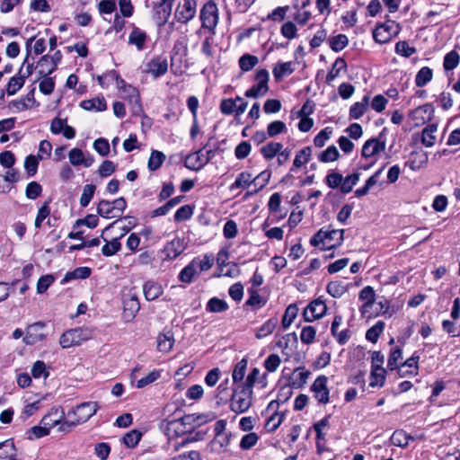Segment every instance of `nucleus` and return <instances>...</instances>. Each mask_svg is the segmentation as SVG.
I'll return each instance as SVG.
<instances>
[{"label":"nucleus","instance_id":"1","mask_svg":"<svg viewBox=\"0 0 460 460\" xmlns=\"http://www.w3.org/2000/svg\"><path fill=\"white\" fill-rule=\"evenodd\" d=\"M344 230L332 229L323 230L320 229L310 240L313 246H319L323 244V249H332L340 246L343 242Z\"/></svg>","mask_w":460,"mask_h":460},{"label":"nucleus","instance_id":"2","mask_svg":"<svg viewBox=\"0 0 460 460\" xmlns=\"http://www.w3.org/2000/svg\"><path fill=\"white\" fill-rule=\"evenodd\" d=\"M252 390L238 385L230 400V409L235 413L247 411L252 406Z\"/></svg>","mask_w":460,"mask_h":460},{"label":"nucleus","instance_id":"3","mask_svg":"<svg viewBox=\"0 0 460 460\" xmlns=\"http://www.w3.org/2000/svg\"><path fill=\"white\" fill-rule=\"evenodd\" d=\"M92 335V331L86 327L71 329L61 335L59 344L63 349H68L72 346L80 345L83 341L90 340Z\"/></svg>","mask_w":460,"mask_h":460},{"label":"nucleus","instance_id":"4","mask_svg":"<svg viewBox=\"0 0 460 460\" xmlns=\"http://www.w3.org/2000/svg\"><path fill=\"white\" fill-rule=\"evenodd\" d=\"M200 415L186 414L179 420H172L168 422L167 429L176 434L191 433L196 427L200 426Z\"/></svg>","mask_w":460,"mask_h":460},{"label":"nucleus","instance_id":"5","mask_svg":"<svg viewBox=\"0 0 460 460\" xmlns=\"http://www.w3.org/2000/svg\"><path fill=\"white\" fill-rule=\"evenodd\" d=\"M98 409L99 405L97 402H85L68 411L66 415L67 417H75L78 423L81 424L93 417L97 412Z\"/></svg>","mask_w":460,"mask_h":460},{"label":"nucleus","instance_id":"6","mask_svg":"<svg viewBox=\"0 0 460 460\" xmlns=\"http://www.w3.org/2000/svg\"><path fill=\"white\" fill-rule=\"evenodd\" d=\"M399 25L394 21L379 24L373 31L374 40L380 44L387 43L394 35L398 33Z\"/></svg>","mask_w":460,"mask_h":460},{"label":"nucleus","instance_id":"7","mask_svg":"<svg viewBox=\"0 0 460 460\" xmlns=\"http://www.w3.org/2000/svg\"><path fill=\"white\" fill-rule=\"evenodd\" d=\"M328 378L325 376H319L311 386L314 398L319 403L327 404L330 401L329 389L327 387Z\"/></svg>","mask_w":460,"mask_h":460},{"label":"nucleus","instance_id":"8","mask_svg":"<svg viewBox=\"0 0 460 460\" xmlns=\"http://www.w3.org/2000/svg\"><path fill=\"white\" fill-rule=\"evenodd\" d=\"M62 54L57 50L51 57L45 55L41 57L38 62L40 67L39 73L42 76L51 75L57 68L58 64L61 61Z\"/></svg>","mask_w":460,"mask_h":460},{"label":"nucleus","instance_id":"9","mask_svg":"<svg viewBox=\"0 0 460 460\" xmlns=\"http://www.w3.org/2000/svg\"><path fill=\"white\" fill-rule=\"evenodd\" d=\"M327 311V305L321 299L312 301L304 310L303 315L306 322L322 318Z\"/></svg>","mask_w":460,"mask_h":460},{"label":"nucleus","instance_id":"10","mask_svg":"<svg viewBox=\"0 0 460 460\" xmlns=\"http://www.w3.org/2000/svg\"><path fill=\"white\" fill-rule=\"evenodd\" d=\"M152 6L153 17L156 23L159 26L165 24L171 16L172 4L159 0L158 2H153Z\"/></svg>","mask_w":460,"mask_h":460},{"label":"nucleus","instance_id":"11","mask_svg":"<svg viewBox=\"0 0 460 460\" xmlns=\"http://www.w3.org/2000/svg\"><path fill=\"white\" fill-rule=\"evenodd\" d=\"M270 174L267 172H261L258 176L252 178V175L248 172H242L239 173L234 181V182L230 186V190H234L235 189H245L248 188L252 183L255 182L259 178L263 177L265 181V184L268 182Z\"/></svg>","mask_w":460,"mask_h":460},{"label":"nucleus","instance_id":"12","mask_svg":"<svg viewBox=\"0 0 460 460\" xmlns=\"http://www.w3.org/2000/svg\"><path fill=\"white\" fill-rule=\"evenodd\" d=\"M218 22L217 7L211 0L203 4V28L214 29Z\"/></svg>","mask_w":460,"mask_h":460},{"label":"nucleus","instance_id":"13","mask_svg":"<svg viewBox=\"0 0 460 460\" xmlns=\"http://www.w3.org/2000/svg\"><path fill=\"white\" fill-rule=\"evenodd\" d=\"M379 137H373L365 142L362 146L361 155L365 158L373 157L374 155L384 151L385 148V142Z\"/></svg>","mask_w":460,"mask_h":460},{"label":"nucleus","instance_id":"14","mask_svg":"<svg viewBox=\"0 0 460 460\" xmlns=\"http://www.w3.org/2000/svg\"><path fill=\"white\" fill-rule=\"evenodd\" d=\"M197 4L195 0H184L182 4H180L176 10V16L181 22H187L196 13Z\"/></svg>","mask_w":460,"mask_h":460},{"label":"nucleus","instance_id":"15","mask_svg":"<svg viewBox=\"0 0 460 460\" xmlns=\"http://www.w3.org/2000/svg\"><path fill=\"white\" fill-rule=\"evenodd\" d=\"M198 271H201V260L193 259L179 274V279L184 283H190Z\"/></svg>","mask_w":460,"mask_h":460},{"label":"nucleus","instance_id":"16","mask_svg":"<svg viewBox=\"0 0 460 460\" xmlns=\"http://www.w3.org/2000/svg\"><path fill=\"white\" fill-rule=\"evenodd\" d=\"M147 38V34L145 31L132 24V31L128 35V43L135 46L138 51H141L146 48Z\"/></svg>","mask_w":460,"mask_h":460},{"label":"nucleus","instance_id":"17","mask_svg":"<svg viewBox=\"0 0 460 460\" xmlns=\"http://www.w3.org/2000/svg\"><path fill=\"white\" fill-rule=\"evenodd\" d=\"M231 437V432L214 436L213 439L208 444V449L213 453H221L226 451L230 444Z\"/></svg>","mask_w":460,"mask_h":460},{"label":"nucleus","instance_id":"18","mask_svg":"<svg viewBox=\"0 0 460 460\" xmlns=\"http://www.w3.org/2000/svg\"><path fill=\"white\" fill-rule=\"evenodd\" d=\"M167 70V59L162 57L153 58L146 65V72L151 74L154 77H159L164 75Z\"/></svg>","mask_w":460,"mask_h":460},{"label":"nucleus","instance_id":"19","mask_svg":"<svg viewBox=\"0 0 460 460\" xmlns=\"http://www.w3.org/2000/svg\"><path fill=\"white\" fill-rule=\"evenodd\" d=\"M185 248L184 241L179 237H175L171 242L167 243L163 252L167 259L172 260L179 256Z\"/></svg>","mask_w":460,"mask_h":460},{"label":"nucleus","instance_id":"20","mask_svg":"<svg viewBox=\"0 0 460 460\" xmlns=\"http://www.w3.org/2000/svg\"><path fill=\"white\" fill-rule=\"evenodd\" d=\"M45 324L41 322L35 323L29 326L27 333L23 338V341L26 344H34L38 341H43L46 335L40 333L39 331L43 329Z\"/></svg>","mask_w":460,"mask_h":460},{"label":"nucleus","instance_id":"21","mask_svg":"<svg viewBox=\"0 0 460 460\" xmlns=\"http://www.w3.org/2000/svg\"><path fill=\"white\" fill-rule=\"evenodd\" d=\"M123 305L124 318L127 321H131L132 319L135 318L137 313L140 309V303L138 301V298L135 295L130 296L129 297L124 299Z\"/></svg>","mask_w":460,"mask_h":460},{"label":"nucleus","instance_id":"22","mask_svg":"<svg viewBox=\"0 0 460 460\" xmlns=\"http://www.w3.org/2000/svg\"><path fill=\"white\" fill-rule=\"evenodd\" d=\"M311 372L309 370H305L303 367H296L290 378H289V386L292 388H302L307 383V379Z\"/></svg>","mask_w":460,"mask_h":460},{"label":"nucleus","instance_id":"23","mask_svg":"<svg viewBox=\"0 0 460 460\" xmlns=\"http://www.w3.org/2000/svg\"><path fill=\"white\" fill-rule=\"evenodd\" d=\"M418 360L419 356L412 355L404 363L401 364L398 368L400 376H404L406 374L417 375L418 374Z\"/></svg>","mask_w":460,"mask_h":460},{"label":"nucleus","instance_id":"24","mask_svg":"<svg viewBox=\"0 0 460 460\" xmlns=\"http://www.w3.org/2000/svg\"><path fill=\"white\" fill-rule=\"evenodd\" d=\"M157 349L161 352H169L173 344H174V338L173 334L168 331L163 333H160L157 337Z\"/></svg>","mask_w":460,"mask_h":460},{"label":"nucleus","instance_id":"25","mask_svg":"<svg viewBox=\"0 0 460 460\" xmlns=\"http://www.w3.org/2000/svg\"><path fill=\"white\" fill-rule=\"evenodd\" d=\"M438 130L437 124H429L426 126L421 132V143L427 146L431 147L435 145L436 136L435 133Z\"/></svg>","mask_w":460,"mask_h":460},{"label":"nucleus","instance_id":"26","mask_svg":"<svg viewBox=\"0 0 460 460\" xmlns=\"http://www.w3.org/2000/svg\"><path fill=\"white\" fill-rule=\"evenodd\" d=\"M311 155L312 148L310 146H305L299 150L293 161L291 171L294 172L296 169L300 168L302 165L307 164L311 159Z\"/></svg>","mask_w":460,"mask_h":460},{"label":"nucleus","instance_id":"27","mask_svg":"<svg viewBox=\"0 0 460 460\" xmlns=\"http://www.w3.org/2000/svg\"><path fill=\"white\" fill-rule=\"evenodd\" d=\"M143 292L146 300L153 301L163 293V289L158 283L147 281L143 286Z\"/></svg>","mask_w":460,"mask_h":460},{"label":"nucleus","instance_id":"28","mask_svg":"<svg viewBox=\"0 0 460 460\" xmlns=\"http://www.w3.org/2000/svg\"><path fill=\"white\" fill-rule=\"evenodd\" d=\"M294 72L292 62H279L273 67L272 73L276 81L281 80L284 76Z\"/></svg>","mask_w":460,"mask_h":460},{"label":"nucleus","instance_id":"29","mask_svg":"<svg viewBox=\"0 0 460 460\" xmlns=\"http://www.w3.org/2000/svg\"><path fill=\"white\" fill-rule=\"evenodd\" d=\"M283 148V145L279 142H270L263 146L260 152L261 155L268 161L272 160L275 156H277L278 153L281 151Z\"/></svg>","mask_w":460,"mask_h":460},{"label":"nucleus","instance_id":"30","mask_svg":"<svg viewBox=\"0 0 460 460\" xmlns=\"http://www.w3.org/2000/svg\"><path fill=\"white\" fill-rule=\"evenodd\" d=\"M62 408L53 407L50 411L43 416L40 420L41 425L47 426L49 429L52 427L58 426L60 422L59 411Z\"/></svg>","mask_w":460,"mask_h":460},{"label":"nucleus","instance_id":"31","mask_svg":"<svg viewBox=\"0 0 460 460\" xmlns=\"http://www.w3.org/2000/svg\"><path fill=\"white\" fill-rule=\"evenodd\" d=\"M249 298L245 302V305L252 307L254 310L260 309L266 305L264 299L256 289L249 288Z\"/></svg>","mask_w":460,"mask_h":460},{"label":"nucleus","instance_id":"32","mask_svg":"<svg viewBox=\"0 0 460 460\" xmlns=\"http://www.w3.org/2000/svg\"><path fill=\"white\" fill-rule=\"evenodd\" d=\"M91 272L92 270L88 267H78L73 271L66 272L62 283H66L72 279H85L90 277Z\"/></svg>","mask_w":460,"mask_h":460},{"label":"nucleus","instance_id":"33","mask_svg":"<svg viewBox=\"0 0 460 460\" xmlns=\"http://www.w3.org/2000/svg\"><path fill=\"white\" fill-rule=\"evenodd\" d=\"M80 105L86 111H102L107 109V103L103 97L83 101Z\"/></svg>","mask_w":460,"mask_h":460},{"label":"nucleus","instance_id":"34","mask_svg":"<svg viewBox=\"0 0 460 460\" xmlns=\"http://www.w3.org/2000/svg\"><path fill=\"white\" fill-rule=\"evenodd\" d=\"M22 67L19 70V75H14L10 78L6 85V93L8 95H14L24 84V76H22Z\"/></svg>","mask_w":460,"mask_h":460},{"label":"nucleus","instance_id":"35","mask_svg":"<svg viewBox=\"0 0 460 460\" xmlns=\"http://www.w3.org/2000/svg\"><path fill=\"white\" fill-rule=\"evenodd\" d=\"M109 76L111 81H116L119 88L125 89L126 87H128L131 94V99H134L136 102H139V96L136 88L131 87L130 85H127L126 82L120 77L117 71L111 70L109 73Z\"/></svg>","mask_w":460,"mask_h":460},{"label":"nucleus","instance_id":"36","mask_svg":"<svg viewBox=\"0 0 460 460\" xmlns=\"http://www.w3.org/2000/svg\"><path fill=\"white\" fill-rule=\"evenodd\" d=\"M97 213L106 218L120 217V214L114 212L112 202L102 199L97 206Z\"/></svg>","mask_w":460,"mask_h":460},{"label":"nucleus","instance_id":"37","mask_svg":"<svg viewBox=\"0 0 460 460\" xmlns=\"http://www.w3.org/2000/svg\"><path fill=\"white\" fill-rule=\"evenodd\" d=\"M16 447L13 439H6L0 443V458H15Z\"/></svg>","mask_w":460,"mask_h":460},{"label":"nucleus","instance_id":"38","mask_svg":"<svg viewBox=\"0 0 460 460\" xmlns=\"http://www.w3.org/2000/svg\"><path fill=\"white\" fill-rule=\"evenodd\" d=\"M368 96H365L362 102L354 103L349 109V117L354 119H358L363 116L368 106Z\"/></svg>","mask_w":460,"mask_h":460},{"label":"nucleus","instance_id":"39","mask_svg":"<svg viewBox=\"0 0 460 460\" xmlns=\"http://www.w3.org/2000/svg\"><path fill=\"white\" fill-rule=\"evenodd\" d=\"M347 63L341 58H338L332 64V70L326 75V83L331 84L337 76H339L341 70H346Z\"/></svg>","mask_w":460,"mask_h":460},{"label":"nucleus","instance_id":"40","mask_svg":"<svg viewBox=\"0 0 460 460\" xmlns=\"http://www.w3.org/2000/svg\"><path fill=\"white\" fill-rule=\"evenodd\" d=\"M411 439H412V438L402 429L395 430L390 438L394 446L401 447H407Z\"/></svg>","mask_w":460,"mask_h":460},{"label":"nucleus","instance_id":"41","mask_svg":"<svg viewBox=\"0 0 460 460\" xmlns=\"http://www.w3.org/2000/svg\"><path fill=\"white\" fill-rule=\"evenodd\" d=\"M385 368H372L369 377V385L372 387H382L385 384Z\"/></svg>","mask_w":460,"mask_h":460},{"label":"nucleus","instance_id":"42","mask_svg":"<svg viewBox=\"0 0 460 460\" xmlns=\"http://www.w3.org/2000/svg\"><path fill=\"white\" fill-rule=\"evenodd\" d=\"M432 76V70L428 66H424L418 71L415 76V84L418 87H423L431 81Z\"/></svg>","mask_w":460,"mask_h":460},{"label":"nucleus","instance_id":"43","mask_svg":"<svg viewBox=\"0 0 460 460\" xmlns=\"http://www.w3.org/2000/svg\"><path fill=\"white\" fill-rule=\"evenodd\" d=\"M385 329V323L377 321L371 328L366 332V339L373 343H376Z\"/></svg>","mask_w":460,"mask_h":460},{"label":"nucleus","instance_id":"44","mask_svg":"<svg viewBox=\"0 0 460 460\" xmlns=\"http://www.w3.org/2000/svg\"><path fill=\"white\" fill-rule=\"evenodd\" d=\"M185 166L193 171L201 169V150L190 154L185 158Z\"/></svg>","mask_w":460,"mask_h":460},{"label":"nucleus","instance_id":"45","mask_svg":"<svg viewBox=\"0 0 460 460\" xmlns=\"http://www.w3.org/2000/svg\"><path fill=\"white\" fill-rule=\"evenodd\" d=\"M326 291L332 297L338 298L345 294L347 288L341 281H331L326 287Z\"/></svg>","mask_w":460,"mask_h":460},{"label":"nucleus","instance_id":"46","mask_svg":"<svg viewBox=\"0 0 460 460\" xmlns=\"http://www.w3.org/2000/svg\"><path fill=\"white\" fill-rule=\"evenodd\" d=\"M259 62L256 56L244 54L239 58V66L241 70L248 72L252 70Z\"/></svg>","mask_w":460,"mask_h":460},{"label":"nucleus","instance_id":"47","mask_svg":"<svg viewBox=\"0 0 460 460\" xmlns=\"http://www.w3.org/2000/svg\"><path fill=\"white\" fill-rule=\"evenodd\" d=\"M459 61V54L456 50H451L444 58L443 67L446 71L453 70L458 66Z\"/></svg>","mask_w":460,"mask_h":460},{"label":"nucleus","instance_id":"48","mask_svg":"<svg viewBox=\"0 0 460 460\" xmlns=\"http://www.w3.org/2000/svg\"><path fill=\"white\" fill-rule=\"evenodd\" d=\"M340 156L339 151L335 146H330L319 154L318 160L322 163H330L336 161Z\"/></svg>","mask_w":460,"mask_h":460},{"label":"nucleus","instance_id":"49","mask_svg":"<svg viewBox=\"0 0 460 460\" xmlns=\"http://www.w3.org/2000/svg\"><path fill=\"white\" fill-rule=\"evenodd\" d=\"M164 160L165 155L163 152L153 150L148 160V169L150 171L157 170L163 164Z\"/></svg>","mask_w":460,"mask_h":460},{"label":"nucleus","instance_id":"50","mask_svg":"<svg viewBox=\"0 0 460 460\" xmlns=\"http://www.w3.org/2000/svg\"><path fill=\"white\" fill-rule=\"evenodd\" d=\"M278 324V320L276 318H271L266 321L258 330L256 333V337L258 339L264 338L273 332L276 326Z\"/></svg>","mask_w":460,"mask_h":460},{"label":"nucleus","instance_id":"51","mask_svg":"<svg viewBox=\"0 0 460 460\" xmlns=\"http://www.w3.org/2000/svg\"><path fill=\"white\" fill-rule=\"evenodd\" d=\"M142 433L137 429H132L126 433L122 438L123 443L129 448H134L139 443Z\"/></svg>","mask_w":460,"mask_h":460},{"label":"nucleus","instance_id":"52","mask_svg":"<svg viewBox=\"0 0 460 460\" xmlns=\"http://www.w3.org/2000/svg\"><path fill=\"white\" fill-rule=\"evenodd\" d=\"M358 180H359L358 172H355V173L347 175L342 181V184L341 186V191L343 194L349 193L352 190L353 186L357 184Z\"/></svg>","mask_w":460,"mask_h":460},{"label":"nucleus","instance_id":"53","mask_svg":"<svg viewBox=\"0 0 460 460\" xmlns=\"http://www.w3.org/2000/svg\"><path fill=\"white\" fill-rule=\"evenodd\" d=\"M240 275V269L236 263L227 262L225 267H221L218 270V273L216 275L217 277L225 276L230 278H235Z\"/></svg>","mask_w":460,"mask_h":460},{"label":"nucleus","instance_id":"54","mask_svg":"<svg viewBox=\"0 0 460 460\" xmlns=\"http://www.w3.org/2000/svg\"><path fill=\"white\" fill-rule=\"evenodd\" d=\"M50 200L45 201L42 206L39 208L34 226L36 228H40L42 222L48 218L50 215Z\"/></svg>","mask_w":460,"mask_h":460},{"label":"nucleus","instance_id":"55","mask_svg":"<svg viewBox=\"0 0 460 460\" xmlns=\"http://www.w3.org/2000/svg\"><path fill=\"white\" fill-rule=\"evenodd\" d=\"M64 411L60 410V422L58 423V431L67 433L70 432L75 427L79 425L78 421L75 417H71V420H64Z\"/></svg>","mask_w":460,"mask_h":460},{"label":"nucleus","instance_id":"56","mask_svg":"<svg viewBox=\"0 0 460 460\" xmlns=\"http://www.w3.org/2000/svg\"><path fill=\"white\" fill-rule=\"evenodd\" d=\"M207 309L212 313H221L228 309V305L223 299L213 297L208 302Z\"/></svg>","mask_w":460,"mask_h":460},{"label":"nucleus","instance_id":"57","mask_svg":"<svg viewBox=\"0 0 460 460\" xmlns=\"http://www.w3.org/2000/svg\"><path fill=\"white\" fill-rule=\"evenodd\" d=\"M349 43V39L345 34H339L330 40V47L332 50L339 52L345 49Z\"/></svg>","mask_w":460,"mask_h":460},{"label":"nucleus","instance_id":"58","mask_svg":"<svg viewBox=\"0 0 460 460\" xmlns=\"http://www.w3.org/2000/svg\"><path fill=\"white\" fill-rule=\"evenodd\" d=\"M287 131L286 124L281 120H275L270 122L267 127V134L270 137H274L279 134Z\"/></svg>","mask_w":460,"mask_h":460},{"label":"nucleus","instance_id":"59","mask_svg":"<svg viewBox=\"0 0 460 460\" xmlns=\"http://www.w3.org/2000/svg\"><path fill=\"white\" fill-rule=\"evenodd\" d=\"M121 248L119 238H114L106 243L102 248V252L104 256H112L118 252Z\"/></svg>","mask_w":460,"mask_h":460},{"label":"nucleus","instance_id":"60","mask_svg":"<svg viewBox=\"0 0 460 460\" xmlns=\"http://www.w3.org/2000/svg\"><path fill=\"white\" fill-rule=\"evenodd\" d=\"M49 430L50 429L47 426L41 425L40 423V425L34 426L27 431L28 438L29 439H36V438H43L49 434Z\"/></svg>","mask_w":460,"mask_h":460},{"label":"nucleus","instance_id":"61","mask_svg":"<svg viewBox=\"0 0 460 460\" xmlns=\"http://www.w3.org/2000/svg\"><path fill=\"white\" fill-rule=\"evenodd\" d=\"M96 187L93 184H86L84 187L83 193L80 198V205L83 208H85L89 205L91 199H93Z\"/></svg>","mask_w":460,"mask_h":460},{"label":"nucleus","instance_id":"62","mask_svg":"<svg viewBox=\"0 0 460 460\" xmlns=\"http://www.w3.org/2000/svg\"><path fill=\"white\" fill-rule=\"evenodd\" d=\"M246 368H247V360L244 358L240 360L236 364V366L234 367V369L233 371V375H232L233 381L234 384L241 382L243 379Z\"/></svg>","mask_w":460,"mask_h":460},{"label":"nucleus","instance_id":"63","mask_svg":"<svg viewBox=\"0 0 460 460\" xmlns=\"http://www.w3.org/2000/svg\"><path fill=\"white\" fill-rule=\"evenodd\" d=\"M316 335V330L314 326L307 325L303 327L300 334L301 341L304 344H311L314 342Z\"/></svg>","mask_w":460,"mask_h":460},{"label":"nucleus","instance_id":"64","mask_svg":"<svg viewBox=\"0 0 460 460\" xmlns=\"http://www.w3.org/2000/svg\"><path fill=\"white\" fill-rule=\"evenodd\" d=\"M38 165L39 159L36 156L30 155L25 158L24 168L26 170L28 176L31 177L37 173Z\"/></svg>","mask_w":460,"mask_h":460}]
</instances>
